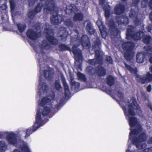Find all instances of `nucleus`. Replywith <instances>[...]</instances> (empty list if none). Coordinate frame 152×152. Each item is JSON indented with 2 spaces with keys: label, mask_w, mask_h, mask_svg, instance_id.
Listing matches in <instances>:
<instances>
[{
  "label": "nucleus",
  "mask_w": 152,
  "mask_h": 152,
  "mask_svg": "<svg viewBox=\"0 0 152 152\" xmlns=\"http://www.w3.org/2000/svg\"><path fill=\"white\" fill-rule=\"evenodd\" d=\"M148 0H142L141 2V8L145 9L146 13H144V15H147L149 12L148 10Z\"/></svg>",
  "instance_id": "nucleus-25"
},
{
  "label": "nucleus",
  "mask_w": 152,
  "mask_h": 152,
  "mask_svg": "<svg viewBox=\"0 0 152 152\" xmlns=\"http://www.w3.org/2000/svg\"><path fill=\"white\" fill-rule=\"evenodd\" d=\"M81 2H83V3L84 4H86V1H85L86 0H79Z\"/></svg>",
  "instance_id": "nucleus-52"
},
{
  "label": "nucleus",
  "mask_w": 152,
  "mask_h": 152,
  "mask_svg": "<svg viewBox=\"0 0 152 152\" xmlns=\"http://www.w3.org/2000/svg\"><path fill=\"white\" fill-rule=\"evenodd\" d=\"M10 3L11 11L12 16V18L15 17V15L14 12L15 8V3L14 0H10Z\"/></svg>",
  "instance_id": "nucleus-29"
},
{
  "label": "nucleus",
  "mask_w": 152,
  "mask_h": 152,
  "mask_svg": "<svg viewBox=\"0 0 152 152\" xmlns=\"http://www.w3.org/2000/svg\"><path fill=\"white\" fill-rule=\"evenodd\" d=\"M59 48L61 51L69 50L71 51L70 47L69 45H67L64 44H61L59 46Z\"/></svg>",
  "instance_id": "nucleus-34"
},
{
  "label": "nucleus",
  "mask_w": 152,
  "mask_h": 152,
  "mask_svg": "<svg viewBox=\"0 0 152 152\" xmlns=\"http://www.w3.org/2000/svg\"><path fill=\"white\" fill-rule=\"evenodd\" d=\"M42 126L38 122H36V121L33 126L32 127L28 128L27 130L25 138H27L32 133L36 131L37 129Z\"/></svg>",
  "instance_id": "nucleus-15"
},
{
  "label": "nucleus",
  "mask_w": 152,
  "mask_h": 152,
  "mask_svg": "<svg viewBox=\"0 0 152 152\" xmlns=\"http://www.w3.org/2000/svg\"><path fill=\"white\" fill-rule=\"evenodd\" d=\"M110 8V6L107 4L103 7V9L104 11L106 22L109 26L110 34L111 36L113 35L114 37H116L120 33L119 29H121V27L123 25H126L128 24V18L126 15H122L120 17L117 16L115 18L116 22L118 25V27L116 28L113 20L112 19L110 20H109Z\"/></svg>",
  "instance_id": "nucleus-6"
},
{
  "label": "nucleus",
  "mask_w": 152,
  "mask_h": 152,
  "mask_svg": "<svg viewBox=\"0 0 152 152\" xmlns=\"http://www.w3.org/2000/svg\"><path fill=\"white\" fill-rule=\"evenodd\" d=\"M143 152H152V147L149 148L145 149L143 151Z\"/></svg>",
  "instance_id": "nucleus-43"
},
{
  "label": "nucleus",
  "mask_w": 152,
  "mask_h": 152,
  "mask_svg": "<svg viewBox=\"0 0 152 152\" xmlns=\"http://www.w3.org/2000/svg\"><path fill=\"white\" fill-rule=\"evenodd\" d=\"M55 88L57 91L59 92V95L56 98H58V100H61L62 98H64H64L63 97L61 98V97H59V96L61 97V95L63 96V93L62 91V87L60 84V80H56L55 82Z\"/></svg>",
  "instance_id": "nucleus-19"
},
{
  "label": "nucleus",
  "mask_w": 152,
  "mask_h": 152,
  "mask_svg": "<svg viewBox=\"0 0 152 152\" xmlns=\"http://www.w3.org/2000/svg\"><path fill=\"white\" fill-rule=\"evenodd\" d=\"M44 0H40V1H44Z\"/></svg>",
  "instance_id": "nucleus-56"
},
{
  "label": "nucleus",
  "mask_w": 152,
  "mask_h": 152,
  "mask_svg": "<svg viewBox=\"0 0 152 152\" xmlns=\"http://www.w3.org/2000/svg\"><path fill=\"white\" fill-rule=\"evenodd\" d=\"M42 29H44V32L47 34V39L50 44L46 40H43L41 44L39 45L30 42V45L33 47L36 53V57L40 68V76L37 96L39 97L46 95L49 90V87L45 82L44 78L48 80H50L53 78L54 73L53 69L45 64L47 59L46 51L52 49L51 45H56L58 43V40L53 37V31L50 29V27H42Z\"/></svg>",
  "instance_id": "nucleus-2"
},
{
  "label": "nucleus",
  "mask_w": 152,
  "mask_h": 152,
  "mask_svg": "<svg viewBox=\"0 0 152 152\" xmlns=\"http://www.w3.org/2000/svg\"><path fill=\"white\" fill-rule=\"evenodd\" d=\"M124 65L125 67L131 73L136 74L137 72V70L136 68H133L130 66L128 65L126 63H124Z\"/></svg>",
  "instance_id": "nucleus-33"
},
{
  "label": "nucleus",
  "mask_w": 152,
  "mask_h": 152,
  "mask_svg": "<svg viewBox=\"0 0 152 152\" xmlns=\"http://www.w3.org/2000/svg\"><path fill=\"white\" fill-rule=\"evenodd\" d=\"M61 79L64 88L65 96L66 98H67L70 94L69 86L66 82L65 77L63 75H61Z\"/></svg>",
  "instance_id": "nucleus-18"
},
{
  "label": "nucleus",
  "mask_w": 152,
  "mask_h": 152,
  "mask_svg": "<svg viewBox=\"0 0 152 152\" xmlns=\"http://www.w3.org/2000/svg\"><path fill=\"white\" fill-rule=\"evenodd\" d=\"M151 89V85H149L146 88V90L148 92H150Z\"/></svg>",
  "instance_id": "nucleus-45"
},
{
  "label": "nucleus",
  "mask_w": 152,
  "mask_h": 152,
  "mask_svg": "<svg viewBox=\"0 0 152 152\" xmlns=\"http://www.w3.org/2000/svg\"><path fill=\"white\" fill-rule=\"evenodd\" d=\"M84 24H86V30L90 34H93L94 33L95 30L94 29L92 24L89 20H86Z\"/></svg>",
  "instance_id": "nucleus-21"
},
{
  "label": "nucleus",
  "mask_w": 152,
  "mask_h": 152,
  "mask_svg": "<svg viewBox=\"0 0 152 152\" xmlns=\"http://www.w3.org/2000/svg\"><path fill=\"white\" fill-rule=\"evenodd\" d=\"M6 132H10L6 131L4 132H2L0 131V139L3 138V135H4V134H6V135H7V134L5 133Z\"/></svg>",
  "instance_id": "nucleus-41"
},
{
  "label": "nucleus",
  "mask_w": 152,
  "mask_h": 152,
  "mask_svg": "<svg viewBox=\"0 0 152 152\" xmlns=\"http://www.w3.org/2000/svg\"><path fill=\"white\" fill-rule=\"evenodd\" d=\"M87 87L88 88H94L92 85V83H87Z\"/></svg>",
  "instance_id": "nucleus-44"
},
{
  "label": "nucleus",
  "mask_w": 152,
  "mask_h": 152,
  "mask_svg": "<svg viewBox=\"0 0 152 152\" xmlns=\"http://www.w3.org/2000/svg\"><path fill=\"white\" fill-rule=\"evenodd\" d=\"M144 52L145 54L143 53H139L137 54L136 61L137 63H142L149 58V56L152 53V46L149 45L145 46Z\"/></svg>",
  "instance_id": "nucleus-12"
},
{
  "label": "nucleus",
  "mask_w": 152,
  "mask_h": 152,
  "mask_svg": "<svg viewBox=\"0 0 152 152\" xmlns=\"http://www.w3.org/2000/svg\"><path fill=\"white\" fill-rule=\"evenodd\" d=\"M149 61L151 63H152V56L149 58Z\"/></svg>",
  "instance_id": "nucleus-53"
},
{
  "label": "nucleus",
  "mask_w": 152,
  "mask_h": 152,
  "mask_svg": "<svg viewBox=\"0 0 152 152\" xmlns=\"http://www.w3.org/2000/svg\"><path fill=\"white\" fill-rule=\"evenodd\" d=\"M43 6L42 2L39 3L35 7L34 11H31L28 12V17L31 18H33L35 14L40 12Z\"/></svg>",
  "instance_id": "nucleus-16"
},
{
  "label": "nucleus",
  "mask_w": 152,
  "mask_h": 152,
  "mask_svg": "<svg viewBox=\"0 0 152 152\" xmlns=\"http://www.w3.org/2000/svg\"><path fill=\"white\" fill-rule=\"evenodd\" d=\"M145 13V11L142 12L140 11L139 8L138 10H137V8H135V9H132L129 13V16L134 20L135 25L136 26H141V30L142 31H144V29L143 19L141 18V16H142L141 14L145 15L144 13Z\"/></svg>",
  "instance_id": "nucleus-10"
},
{
  "label": "nucleus",
  "mask_w": 152,
  "mask_h": 152,
  "mask_svg": "<svg viewBox=\"0 0 152 152\" xmlns=\"http://www.w3.org/2000/svg\"><path fill=\"white\" fill-rule=\"evenodd\" d=\"M149 18L150 20L152 22V11L149 14Z\"/></svg>",
  "instance_id": "nucleus-47"
},
{
  "label": "nucleus",
  "mask_w": 152,
  "mask_h": 152,
  "mask_svg": "<svg viewBox=\"0 0 152 152\" xmlns=\"http://www.w3.org/2000/svg\"><path fill=\"white\" fill-rule=\"evenodd\" d=\"M71 89L75 92L78 91L79 90L80 83L78 82L74 81L73 80H72L71 82Z\"/></svg>",
  "instance_id": "nucleus-23"
},
{
  "label": "nucleus",
  "mask_w": 152,
  "mask_h": 152,
  "mask_svg": "<svg viewBox=\"0 0 152 152\" xmlns=\"http://www.w3.org/2000/svg\"><path fill=\"white\" fill-rule=\"evenodd\" d=\"M5 133L7 134L6 139L9 144L18 148L22 152H31L28 143L19 139L16 133L11 131Z\"/></svg>",
  "instance_id": "nucleus-7"
},
{
  "label": "nucleus",
  "mask_w": 152,
  "mask_h": 152,
  "mask_svg": "<svg viewBox=\"0 0 152 152\" xmlns=\"http://www.w3.org/2000/svg\"><path fill=\"white\" fill-rule=\"evenodd\" d=\"M64 23L66 26L69 28L70 30H71V28L73 27V24L71 20L69 19L66 20L64 22Z\"/></svg>",
  "instance_id": "nucleus-32"
},
{
  "label": "nucleus",
  "mask_w": 152,
  "mask_h": 152,
  "mask_svg": "<svg viewBox=\"0 0 152 152\" xmlns=\"http://www.w3.org/2000/svg\"><path fill=\"white\" fill-rule=\"evenodd\" d=\"M127 0H121V1H126Z\"/></svg>",
  "instance_id": "nucleus-54"
},
{
  "label": "nucleus",
  "mask_w": 152,
  "mask_h": 152,
  "mask_svg": "<svg viewBox=\"0 0 152 152\" xmlns=\"http://www.w3.org/2000/svg\"><path fill=\"white\" fill-rule=\"evenodd\" d=\"M37 1V0H28L29 5L31 6L34 5V3Z\"/></svg>",
  "instance_id": "nucleus-38"
},
{
  "label": "nucleus",
  "mask_w": 152,
  "mask_h": 152,
  "mask_svg": "<svg viewBox=\"0 0 152 152\" xmlns=\"http://www.w3.org/2000/svg\"><path fill=\"white\" fill-rule=\"evenodd\" d=\"M125 7L124 5L119 3L116 5L114 7V12L115 13L118 15H120L124 11Z\"/></svg>",
  "instance_id": "nucleus-20"
},
{
  "label": "nucleus",
  "mask_w": 152,
  "mask_h": 152,
  "mask_svg": "<svg viewBox=\"0 0 152 152\" xmlns=\"http://www.w3.org/2000/svg\"><path fill=\"white\" fill-rule=\"evenodd\" d=\"M55 94L52 92L50 95L39 99V107L36 116V122L42 126L47 121V116L51 112H56L60 109L64 101V98L58 100L54 99Z\"/></svg>",
  "instance_id": "nucleus-3"
},
{
  "label": "nucleus",
  "mask_w": 152,
  "mask_h": 152,
  "mask_svg": "<svg viewBox=\"0 0 152 152\" xmlns=\"http://www.w3.org/2000/svg\"><path fill=\"white\" fill-rule=\"evenodd\" d=\"M148 106L152 111V105L151 104V103H149L148 104Z\"/></svg>",
  "instance_id": "nucleus-48"
},
{
  "label": "nucleus",
  "mask_w": 152,
  "mask_h": 152,
  "mask_svg": "<svg viewBox=\"0 0 152 152\" xmlns=\"http://www.w3.org/2000/svg\"><path fill=\"white\" fill-rule=\"evenodd\" d=\"M105 1V0H99V4L100 5L103 6Z\"/></svg>",
  "instance_id": "nucleus-46"
},
{
  "label": "nucleus",
  "mask_w": 152,
  "mask_h": 152,
  "mask_svg": "<svg viewBox=\"0 0 152 152\" xmlns=\"http://www.w3.org/2000/svg\"><path fill=\"white\" fill-rule=\"evenodd\" d=\"M80 66H79V69H80V70H81V68H80Z\"/></svg>",
  "instance_id": "nucleus-55"
},
{
  "label": "nucleus",
  "mask_w": 152,
  "mask_h": 152,
  "mask_svg": "<svg viewBox=\"0 0 152 152\" xmlns=\"http://www.w3.org/2000/svg\"><path fill=\"white\" fill-rule=\"evenodd\" d=\"M149 69L152 73V66L149 68ZM136 80L139 83L144 84L147 82H150L152 81V74L149 72L147 73L146 75H140L138 74L136 75Z\"/></svg>",
  "instance_id": "nucleus-14"
},
{
  "label": "nucleus",
  "mask_w": 152,
  "mask_h": 152,
  "mask_svg": "<svg viewBox=\"0 0 152 152\" xmlns=\"http://www.w3.org/2000/svg\"><path fill=\"white\" fill-rule=\"evenodd\" d=\"M13 152H20V151L18 149H15L14 150Z\"/></svg>",
  "instance_id": "nucleus-50"
},
{
  "label": "nucleus",
  "mask_w": 152,
  "mask_h": 152,
  "mask_svg": "<svg viewBox=\"0 0 152 152\" xmlns=\"http://www.w3.org/2000/svg\"><path fill=\"white\" fill-rule=\"evenodd\" d=\"M61 66H62L63 65V64H61Z\"/></svg>",
  "instance_id": "nucleus-57"
},
{
  "label": "nucleus",
  "mask_w": 152,
  "mask_h": 152,
  "mask_svg": "<svg viewBox=\"0 0 152 152\" xmlns=\"http://www.w3.org/2000/svg\"><path fill=\"white\" fill-rule=\"evenodd\" d=\"M152 29V26H148L146 27L145 28L146 31H145L144 32H146L147 31L149 32H151Z\"/></svg>",
  "instance_id": "nucleus-40"
},
{
  "label": "nucleus",
  "mask_w": 152,
  "mask_h": 152,
  "mask_svg": "<svg viewBox=\"0 0 152 152\" xmlns=\"http://www.w3.org/2000/svg\"><path fill=\"white\" fill-rule=\"evenodd\" d=\"M109 93L113 99L115 98V97H118L119 104L124 111L126 119L129 120L130 132L129 133L128 142H130L139 149L145 148L147 145L142 143L146 140L147 138L146 134L143 133L139 135L141 131L142 128L138 123L137 119L134 117L135 115V111L139 116H142V111L135 99L133 97L128 102L124 101L122 93L118 91L117 88L115 90H110Z\"/></svg>",
  "instance_id": "nucleus-1"
},
{
  "label": "nucleus",
  "mask_w": 152,
  "mask_h": 152,
  "mask_svg": "<svg viewBox=\"0 0 152 152\" xmlns=\"http://www.w3.org/2000/svg\"><path fill=\"white\" fill-rule=\"evenodd\" d=\"M8 145L4 141L0 140V150L1 152H5L7 149Z\"/></svg>",
  "instance_id": "nucleus-24"
},
{
  "label": "nucleus",
  "mask_w": 152,
  "mask_h": 152,
  "mask_svg": "<svg viewBox=\"0 0 152 152\" xmlns=\"http://www.w3.org/2000/svg\"><path fill=\"white\" fill-rule=\"evenodd\" d=\"M76 34L75 35L71 36V45L72 46V51L75 56V59L76 61L80 62L82 61L83 57L82 56L81 51L78 49L77 47L82 44L84 49H88L90 46V43L88 37L86 35L81 36L77 30H74L72 32Z\"/></svg>",
  "instance_id": "nucleus-5"
},
{
  "label": "nucleus",
  "mask_w": 152,
  "mask_h": 152,
  "mask_svg": "<svg viewBox=\"0 0 152 152\" xmlns=\"http://www.w3.org/2000/svg\"><path fill=\"white\" fill-rule=\"evenodd\" d=\"M142 97L143 98L145 99V94L144 93H142Z\"/></svg>",
  "instance_id": "nucleus-51"
},
{
  "label": "nucleus",
  "mask_w": 152,
  "mask_h": 152,
  "mask_svg": "<svg viewBox=\"0 0 152 152\" xmlns=\"http://www.w3.org/2000/svg\"><path fill=\"white\" fill-rule=\"evenodd\" d=\"M66 14H69L75 11H77V9L76 6L74 4L67 5L66 6Z\"/></svg>",
  "instance_id": "nucleus-22"
},
{
  "label": "nucleus",
  "mask_w": 152,
  "mask_h": 152,
  "mask_svg": "<svg viewBox=\"0 0 152 152\" xmlns=\"http://www.w3.org/2000/svg\"><path fill=\"white\" fill-rule=\"evenodd\" d=\"M77 75L79 80L83 82H86V79L83 74L80 72H78L77 74Z\"/></svg>",
  "instance_id": "nucleus-35"
},
{
  "label": "nucleus",
  "mask_w": 152,
  "mask_h": 152,
  "mask_svg": "<svg viewBox=\"0 0 152 152\" xmlns=\"http://www.w3.org/2000/svg\"><path fill=\"white\" fill-rule=\"evenodd\" d=\"M83 18V15L81 12L75 13L73 17V20L75 21H82Z\"/></svg>",
  "instance_id": "nucleus-26"
},
{
  "label": "nucleus",
  "mask_w": 152,
  "mask_h": 152,
  "mask_svg": "<svg viewBox=\"0 0 152 152\" xmlns=\"http://www.w3.org/2000/svg\"><path fill=\"white\" fill-rule=\"evenodd\" d=\"M16 25L20 33L23 32L26 28V25L24 23H18Z\"/></svg>",
  "instance_id": "nucleus-27"
},
{
  "label": "nucleus",
  "mask_w": 152,
  "mask_h": 152,
  "mask_svg": "<svg viewBox=\"0 0 152 152\" xmlns=\"http://www.w3.org/2000/svg\"><path fill=\"white\" fill-rule=\"evenodd\" d=\"M136 30L135 26H129L126 30V38L128 39L139 40L143 37L142 41L146 44H148L152 41L151 37L148 35H144L143 32L140 31L134 33Z\"/></svg>",
  "instance_id": "nucleus-9"
},
{
  "label": "nucleus",
  "mask_w": 152,
  "mask_h": 152,
  "mask_svg": "<svg viewBox=\"0 0 152 152\" xmlns=\"http://www.w3.org/2000/svg\"><path fill=\"white\" fill-rule=\"evenodd\" d=\"M134 46V44L130 42H124L122 44V48L126 51L124 56L128 61L131 60L133 57V49Z\"/></svg>",
  "instance_id": "nucleus-11"
},
{
  "label": "nucleus",
  "mask_w": 152,
  "mask_h": 152,
  "mask_svg": "<svg viewBox=\"0 0 152 152\" xmlns=\"http://www.w3.org/2000/svg\"><path fill=\"white\" fill-rule=\"evenodd\" d=\"M58 35V36L61 37V39L63 41H64L67 39L68 32L65 27H61L59 29Z\"/></svg>",
  "instance_id": "nucleus-17"
},
{
  "label": "nucleus",
  "mask_w": 152,
  "mask_h": 152,
  "mask_svg": "<svg viewBox=\"0 0 152 152\" xmlns=\"http://www.w3.org/2000/svg\"><path fill=\"white\" fill-rule=\"evenodd\" d=\"M106 61L109 64H112L113 63V60L110 56H107Z\"/></svg>",
  "instance_id": "nucleus-39"
},
{
  "label": "nucleus",
  "mask_w": 152,
  "mask_h": 152,
  "mask_svg": "<svg viewBox=\"0 0 152 152\" xmlns=\"http://www.w3.org/2000/svg\"><path fill=\"white\" fill-rule=\"evenodd\" d=\"M7 8V6L6 4H2L0 7V19L2 20L4 19L3 15L2 14L4 12H2L1 10L3 11H5L6 12V10Z\"/></svg>",
  "instance_id": "nucleus-28"
},
{
  "label": "nucleus",
  "mask_w": 152,
  "mask_h": 152,
  "mask_svg": "<svg viewBox=\"0 0 152 152\" xmlns=\"http://www.w3.org/2000/svg\"><path fill=\"white\" fill-rule=\"evenodd\" d=\"M41 24L39 23H37L34 26L35 29H28L26 33L28 37L32 40H36L41 36L40 28Z\"/></svg>",
  "instance_id": "nucleus-13"
},
{
  "label": "nucleus",
  "mask_w": 152,
  "mask_h": 152,
  "mask_svg": "<svg viewBox=\"0 0 152 152\" xmlns=\"http://www.w3.org/2000/svg\"><path fill=\"white\" fill-rule=\"evenodd\" d=\"M96 24L98 26L99 30H101L103 28H104L106 27L105 26L103 25L102 21L99 20H97Z\"/></svg>",
  "instance_id": "nucleus-36"
},
{
  "label": "nucleus",
  "mask_w": 152,
  "mask_h": 152,
  "mask_svg": "<svg viewBox=\"0 0 152 152\" xmlns=\"http://www.w3.org/2000/svg\"><path fill=\"white\" fill-rule=\"evenodd\" d=\"M101 34L102 37L103 38H105L106 37L107 34V31L106 28H103L101 30H99Z\"/></svg>",
  "instance_id": "nucleus-37"
},
{
  "label": "nucleus",
  "mask_w": 152,
  "mask_h": 152,
  "mask_svg": "<svg viewBox=\"0 0 152 152\" xmlns=\"http://www.w3.org/2000/svg\"><path fill=\"white\" fill-rule=\"evenodd\" d=\"M101 48V42L99 38L96 37V40L94 42L92 46V49L95 52V58L89 60L88 62L92 65H95L98 64L99 65L96 67L95 70L92 66H88L86 69V72L89 75L93 74L94 72L99 77L104 76L106 74L105 69L100 65L103 63L104 55Z\"/></svg>",
  "instance_id": "nucleus-4"
},
{
  "label": "nucleus",
  "mask_w": 152,
  "mask_h": 152,
  "mask_svg": "<svg viewBox=\"0 0 152 152\" xmlns=\"http://www.w3.org/2000/svg\"><path fill=\"white\" fill-rule=\"evenodd\" d=\"M140 1V0H132L131 5L132 7L137 8L138 10V7Z\"/></svg>",
  "instance_id": "nucleus-31"
},
{
  "label": "nucleus",
  "mask_w": 152,
  "mask_h": 152,
  "mask_svg": "<svg viewBox=\"0 0 152 152\" xmlns=\"http://www.w3.org/2000/svg\"><path fill=\"white\" fill-rule=\"evenodd\" d=\"M148 8L152 10V0H149V2H148Z\"/></svg>",
  "instance_id": "nucleus-42"
},
{
  "label": "nucleus",
  "mask_w": 152,
  "mask_h": 152,
  "mask_svg": "<svg viewBox=\"0 0 152 152\" xmlns=\"http://www.w3.org/2000/svg\"><path fill=\"white\" fill-rule=\"evenodd\" d=\"M148 143L149 144L152 143V137L149 139L148 141Z\"/></svg>",
  "instance_id": "nucleus-49"
},
{
  "label": "nucleus",
  "mask_w": 152,
  "mask_h": 152,
  "mask_svg": "<svg viewBox=\"0 0 152 152\" xmlns=\"http://www.w3.org/2000/svg\"><path fill=\"white\" fill-rule=\"evenodd\" d=\"M115 82V80L113 77L109 76L107 78V84L111 86L113 85Z\"/></svg>",
  "instance_id": "nucleus-30"
},
{
  "label": "nucleus",
  "mask_w": 152,
  "mask_h": 152,
  "mask_svg": "<svg viewBox=\"0 0 152 152\" xmlns=\"http://www.w3.org/2000/svg\"><path fill=\"white\" fill-rule=\"evenodd\" d=\"M44 6L46 7L44 9V13H51L53 15L50 18L51 23L54 25L60 23L63 20L62 17L58 14V8L55 6L54 1L53 0H48Z\"/></svg>",
  "instance_id": "nucleus-8"
}]
</instances>
